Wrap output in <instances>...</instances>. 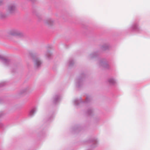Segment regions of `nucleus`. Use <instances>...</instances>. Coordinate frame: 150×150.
I'll return each instance as SVG.
<instances>
[{
    "instance_id": "obj_2",
    "label": "nucleus",
    "mask_w": 150,
    "mask_h": 150,
    "mask_svg": "<svg viewBox=\"0 0 150 150\" xmlns=\"http://www.w3.org/2000/svg\"><path fill=\"white\" fill-rule=\"evenodd\" d=\"M34 59L35 66L37 67H39L42 64L41 61L39 58L37 57H35Z\"/></svg>"
},
{
    "instance_id": "obj_6",
    "label": "nucleus",
    "mask_w": 150,
    "mask_h": 150,
    "mask_svg": "<svg viewBox=\"0 0 150 150\" xmlns=\"http://www.w3.org/2000/svg\"><path fill=\"white\" fill-rule=\"evenodd\" d=\"M134 30L137 31H139V29L137 24H134L132 27Z\"/></svg>"
},
{
    "instance_id": "obj_5",
    "label": "nucleus",
    "mask_w": 150,
    "mask_h": 150,
    "mask_svg": "<svg viewBox=\"0 0 150 150\" xmlns=\"http://www.w3.org/2000/svg\"><path fill=\"white\" fill-rule=\"evenodd\" d=\"M36 109L35 108H33L29 112V115L30 116H32L34 113L36 112Z\"/></svg>"
},
{
    "instance_id": "obj_12",
    "label": "nucleus",
    "mask_w": 150,
    "mask_h": 150,
    "mask_svg": "<svg viewBox=\"0 0 150 150\" xmlns=\"http://www.w3.org/2000/svg\"><path fill=\"white\" fill-rule=\"evenodd\" d=\"M97 141L96 139H94L93 140V142L94 144H96L97 143Z\"/></svg>"
},
{
    "instance_id": "obj_1",
    "label": "nucleus",
    "mask_w": 150,
    "mask_h": 150,
    "mask_svg": "<svg viewBox=\"0 0 150 150\" xmlns=\"http://www.w3.org/2000/svg\"><path fill=\"white\" fill-rule=\"evenodd\" d=\"M0 61L6 66H8L10 63V61L1 55H0Z\"/></svg>"
},
{
    "instance_id": "obj_15",
    "label": "nucleus",
    "mask_w": 150,
    "mask_h": 150,
    "mask_svg": "<svg viewBox=\"0 0 150 150\" xmlns=\"http://www.w3.org/2000/svg\"><path fill=\"white\" fill-rule=\"evenodd\" d=\"M50 55H51V54L50 53L48 52V55H47L48 57L49 58L50 56Z\"/></svg>"
},
{
    "instance_id": "obj_7",
    "label": "nucleus",
    "mask_w": 150,
    "mask_h": 150,
    "mask_svg": "<svg viewBox=\"0 0 150 150\" xmlns=\"http://www.w3.org/2000/svg\"><path fill=\"white\" fill-rule=\"evenodd\" d=\"M82 100L81 98L80 100L76 99L74 101V104L76 105H79L80 102H82Z\"/></svg>"
},
{
    "instance_id": "obj_13",
    "label": "nucleus",
    "mask_w": 150,
    "mask_h": 150,
    "mask_svg": "<svg viewBox=\"0 0 150 150\" xmlns=\"http://www.w3.org/2000/svg\"><path fill=\"white\" fill-rule=\"evenodd\" d=\"M4 82L0 83V87L4 86Z\"/></svg>"
},
{
    "instance_id": "obj_9",
    "label": "nucleus",
    "mask_w": 150,
    "mask_h": 150,
    "mask_svg": "<svg viewBox=\"0 0 150 150\" xmlns=\"http://www.w3.org/2000/svg\"><path fill=\"white\" fill-rule=\"evenodd\" d=\"M109 83L112 84H114L115 83V81L114 79H110L108 80Z\"/></svg>"
},
{
    "instance_id": "obj_3",
    "label": "nucleus",
    "mask_w": 150,
    "mask_h": 150,
    "mask_svg": "<svg viewBox=\"0 0 150 150\" xmlns=\"http://www.w3.org/2000/svg\"><path fill=\"white\" fill-rule=\"evenodd\" d=\"M10 34L13 35H19L20 33L16 30H13L11 31Z\"/></svg>"
},
{
    "instance_id": "obj_14",
    "label": "nucleus",
    "mask_w": 150,
    "mask_h": 150,
    "mask_svg": "<svg viewBox=\"0 0 150 150\" xmlns=\"http://www.w3.org/2000/svg\"><path fill=\"white\" fill-rule=\"evenodd\" d=\"M92 110H89L88 112V114H90Z\"/></svg>"
},
{
    "instance_id": "obj_11",
    "label": "nucleus",
    "mask_w": 150,
    "mask_h": 150,
    "mask_svg": "<svg viewBox=\"0 0 150 150\" xmlns=\"http://www.w3.org/2000/svg\"><path fill=\"white\" fill-rule=\"evenodd\" d=\"M74 61L72 60H71L69 61V66L71 65L73 63Z\"/></svg>"
},
{
    "instance_id": "obj_8",
    "label": "nucleus",
    "mask_w": 150,
    "mask_h": 150,
    "mask_svg": "<svg viewBox=\"0 0 150 150\" xmlns=\"http://www.w3.org/2000/svg\"><path fill=\"white\" fill-rule=\"evenodd\" d=\"M60 99L59 96H56L54 98V102L55 103H56Z\"/></svg>"
},
{
    "instance_id": "obj_10",
    "label": "nucleus",
    "mask_w": 150,
    "mask_h": 150,
    "mask_svg": "<svg viewBox=\"0 0 150 150\" xmlns=\"http://www.w3.org/2000/svg\"><path fill=\"white\" fill-rule=\"evenodd\" d=\"M90 100V97H87L86 98L85 102L88 103L89 102Z\"/></svg>"
},
{
    "instance_id": "obj_4",
    "label": "nucleus",
    "mask_w": 150,
    "mask_h": 150,
    "mask_svg": "<svg viewBox=\"0 0 150 150\" xmlns=\"http://www.w3.org/2000/svg\"><path fill=\"white\" fill-rule=\"evenodd\" d=\"M15 6L13 5H10L8 6V9L10 13H13L15 9Z\"/></svg>"
}]
</instances>
